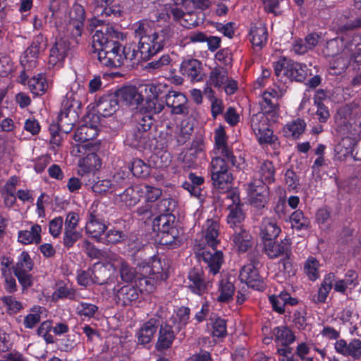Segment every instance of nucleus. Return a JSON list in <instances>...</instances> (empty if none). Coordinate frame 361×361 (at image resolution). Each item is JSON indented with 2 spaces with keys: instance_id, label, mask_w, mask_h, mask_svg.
<instances>
[{
  "instance_id": "obj_1",
  "label": "nucleus",
  "mask_w": 361,
  "mask_h": 361,
  "mask_svg": "<svg viewBox=\"0 0 361 361\" xmlns=\"http://www.w3.org/2000/svg\"><path fill=\"white\" fill-rule=\"evenodd\" d=\"M214 141L216 154L221 157H214L211 161V178L216 188L228 190L233 180V176L228 172L226 161L237 170L241 169L243 160L233 155V151L226 143V132L224 128L219 127L215 130Z\"/></svg>"
},
{
  "instance_id": "obj_2",
  "label": "nucleus",
  "mask_w": 361,
  "mask_h": 361,
  "mask_svg": "<svg viewBox=\"0 0 361 361\" xmlns=\"http://www.w3.org/2000/svg\"><path fill=\"white\" fill-rule=\"evenodd\" d=\"M134 34L137 38L140 59L148 61L169 45L173 32L169 27L160 30L153 28L147 21H140L134 25Z\"/></svg>"
},
{
  "instance_id": "obj_3",
  "label": "nucleus",
  "mask_w": 361,
  "mask_h": 361,
  "mask_svg": "<svg viewBox=\"0 0 361 361\" xmlns=\"http://www.w3.org/2000/svg\"><path fill=\"white\" fill-rule=\"evenodd\" d=\"M154 118L151 116H145L143 113L137 112L130 122L127 130L125 143L131 147L143 149L152 137V127Z\"/></svg>"
},
{
  "instance_id": "obj_4",
  "label": "nucleus",
  "mask_w": 361,
  "mask_h": 361,
  "mask_svg": "<svg viewBox=\"0 0 361 361\" xmlns=\"http://www.w3.org/2000/svg\"><path fill=\"white\" fill-rule=\"evenodd\" d=\"M152 228L158 233L159 244L174 248L182 243L180 231L176 225V216L173 214L164 213L155 217L152 222Z\"/></svg>"
},
{
  "instance_id": "obj_5",
  "label": "nucleus",
  "mask_w": 361,
  "mask_h": 361,
  "mask_svg": "<svg viewBox=\"0 0 361 361\" xmlns=\"http://www.w3.org/2000/svg\"><path fill=\"white\" fill-rule=\"evenodd\" d=\"M274 67L275 75L283 82H286V80L302 82L310 74L306 64L285 57L274 63Z\"/></svg>"
},
{
  "instance_id": "obj_6",
  "label": "nucleus",
  "mask_w": 361,
  "mask_h": 361,
  "mask_svg": "<svg viewBox=\"0 0 361 361\" xmlns=\"http://www.w3.org/2000/svg\"><path fill=\"white\" fill-rule=\"evenodd\" d=\"M92 54L93 57H97L101 65L106 67H120L125 60L133 61L137 56V52L135 47L125 46L122 49V54L113 53L111 51L106 52L102 48H98L95 45L92 47Z\"/></svg>"
},
{
  "instance_id": "obj_7",
  "label": "nucleus",
  "mask_w": 361,
  "mask_h": 361,
  "mask_svg": "<svg viewBox=\"0 0 361 361\" xmlns=\"http://www.w3.org/2000/svg\"><path fill=\"white\" fill-rule=\"evenodd\" d=\"M119 32L110 26L97 30L92 36V45L102 48L106 52L122 54L123 47L118 41Z\"/></svg>"
},
{
  "instance_id": "obj_8",
  "label": "nucleus",
  "mask_w": 361,
  "mask_h": 361,
  "mask_svg": "<svg viewBox=\"0 0 361 361\" xmlns=\"http://www.w3.org/2000/svg\"><path fill=\"white\" fill-rule=\"evenodd\" d=\"M114 1V0H112L107 3L105 0H92V3L94 4L93 9L94 16L90 21L88 25L90 30L93 31L94 28L104 24L106 23L105 18L120 15V10L117 6H111Z\"/></svg>"
},
{
  "instance_id": "obj_9",
  "label": "nucleus",
  "mask_w": 361,
  "mask_h": 361,
  "mask_svg": "<svg viewBox=\"0 0 361 361\" xmlns=\"http://www.w3.org/2000/svg\"><path fill=\"white\" fill-rule=\"evenodd\" d=\"M47 47V39L42 33L33 38L32 44L27 48L20 57V64L26 69H34L37 63V59L41 51Z\"/></svg>"
},
{
  "instance_id": "obj_10",
  "label": "nucleus",
  "mask_w": 361,
  "mask_h": 361,
  "mask_svg": "<svg viewBox=\"0 0 361 361\" xmlns=\"http://www.w3.org/2000/svg\"><path fill=\"white\" fill-rule=\"evenodd\" d=\"M180 331L178 327L172 326L167 322L160 324L155 349L160 353H166L170 350L177 334Z\"/></svg>"
},
{
  "instance_id": "obj_11",
  "label": "nucleus",
  "mask_w": 361,
  "mask_h": 361,
  "mask_svg": "<svg viewBox=\"0 0 361 361\" xmlns=\"http://www.w3.org/2000/svg\"><path fill=\"white\" fill-rule=\"evenodd\" d=\"M188 288L195 294L202 295L207 293L212 286V279H205L202 269L193 268L188 274Z\"/></svg>"
},
{
  "instance_id": "obj_12",
  "label": "nucleus",
  "mask_w": 361,
  "mask_h": 361,
  "mask_svg": "<svg viewBox=\"0 0 361 361\" xmlns=\"http://www.w3.org/2000/svg\"><path fill=\"white\" fill-rule=\"evenodd\" d=\"M106 229V225L100 220L97 214V206L92 205L87 212V221L85 226L87 234L97 241H102L103 240L102 235Z\"/></svg>"
},
{
  "instance_id": "obj_13",
  "label": "nucleus",
  "mask_w": 361,
  "mask_h": 361,
  "mask_svg": "<svg viewBox=\"0 0 361 361\" xmlns=\"http://www.w3.org/2000/svg\"><path fill=\"white\" fill-rule=\"evenodd\" d=\"M92 270V283L98 285L111 284L116 282V275L112 264H96Z\"/></svg>"
},
{
  "instance_id": "obj_14",
  "label": "nucleus",
  "mask_w": 361,
  "mask_h": 361,
  "mask_svg": "<svg viewBox=\"0 0 361 361\" xmlns=\"http://www.w3.org/2000/svg\"><path fill=\"white\" fill-rule=\"evenodd\" d=\"M239 279L241 282L257 290H263L265 284L263 278L260 276L258 269L251 265H244L240 271Z\"/></svg>"
},
{
  "instance_id": "obj_15",
  "label": "nucleus",
  "mask_w": 361,
  "mask_h": 361,
  "mask_svg": "<svg viewBox=\"0 0 361 361\" xmlns=\"http://www.w3.org/2000/svg\"><path fill=\"white\" fill-rule=\"evenodd\" d=\"M164 103L171 109V113L173 114L188 115L189 114L188 99L182 92L169 90Z\"/></svg>"
},
{
  "instance_id": "obj_16",
  "label": "nucleus",
  "mask_w": 361,
  "mask_h": 361,
  "mask_svg": "<svg viewBox=\"0 0 361 361\" xmlns=\"http://www.w3.org/2000/svg\"><path fill=\"white\" fill-rule=\"evenodd\" d=\"M290 240L284 238L280 242L269 240L264 243V250L269 259H276L281 256H290L291 255Z\"/></svg>"
},
{
  "instance_id": "obj_17",
  "label": "nucleus",
  "mask_w": 361,
  "mask_h": 361,
  "mask_svg": "<svg viewBox=\"0 0 361 361\" xmlns=\"http://www.w3.org/2000/svg\"><path fill=\"white\" fill-rule=\"evenodd\" d=\"M200 260H202L207 264L209 274L213 276L219 273L220 269L224 262L223 253L221 251L213 249V252L203 250L198 254Z\"/></svg>"
},
{
  "instance_id": "obj_18",
  "label": "nucleus",
  "mask_w": 361,
  "mask_h": 361,
  "mask_svg": "<svg viewBox=\"0 0 361 361\" xmlns=\"http://www.w3.org/2000/svg\"><path fill=\"white\" fill-rule=\"evenodd\" d=\"M336 351L345 357H351L354 360L361 357V341L352 339L348 343L344 339L338 340L334 345Z\"/></svg>"
},
{
  "instance_id": "obj_19",
  "label": "nucleus",
  "mask_w": 361,
  "mask_h": 361,
  "mask_svg": "<svg viewBox=\"0 0 361 361\" xmlns=\"http://www.w3.org/2000/svg\"><path fill=\"white\" fill-rule=\"evenodd\" d=\"M115 300L117 304L122 306L133 305L136 302L140 295V290L132 285H125L116 290Z\"/></svg>"
},
{
  "instance_id": "obj_20",
  "label": "nucleus",
  "mask_w": 361,
  "mask_h": 361,
  "mask_svg": "<svg viewBox=\"0 0 361 361\" xmlns=\"http://www.w3.org/2000/svg\"><path fill=\"white\" fill-rule=\"evenodd\" d=\"M160 325V318L154 317L145 322L136 336L139 344L145 345L150 343Z\"/></svg>"
},
{
  "instance_id": "obj_21",
  "label": "nucleus",
  "mask_w": 361,
  "mask_h": 361,
  "mask_svg": "<svg viewBox=\"0 0 361 361\" xmlns=\"http://www.w3.org/2000/svg\"><path fill=\"white\" fill-rule=\"evenodd\" d=\"M70 51V42L66 38L57 39L50 50L49 64L55 66L61 63Z\"/></svg>"
},
{
  "instance_id": "obj_22",
  "label": "nucleus",
  "mask_w": 361,
  "mask_h": 361,
  "mask_svg": "<svg viewBox=\"0 0 361 361\" xmlns=\"http://www.w3.org/2000/svg\"><path fill=\"white\" fill-rule=\"evenodd\" d=\"M180 71L192 82L202 80L204 75L202 63L194 59L184 60L180 66Z\"/></svg>"
},
{
  "instance_id": "obj_23",
  "label": "nucleus",
  "mask_w": 361,
  "mask_h": 361,
  "mask_svg": "<svg viewBox=\"0 0 361 361\" xmlns=\"http://www.w3.org/2000/svg\"><path fill=\"white\" fill-rule=\"evenodd\" d=\"M231 198L233 199V204L228 207L229 214L227 216V223L233 229H235L238 226L243 227V222L245 216L243 212L242 205L239 203V198L235 195Z\"/></svg>"
},
{
  "instance_id": "obj_24",
  "label": "nucleus",
  "mask_w": 361,
  "mask_h": 361,
  "mask_svg": "<svg viewBox=\"0 0 361 361\" xmlns=\"http://www.w3.org/2000/svg\"><path fill=\"white\" fill-rule=\"evenodd\" d=\"M118 102H123L126 105H137L143 102V96L137 92L135 86H126L118 89L115 92Z\"/></svg>"
},
{
  "instance_id": "obj_25",
  "label": "nucleus",
  "mask_w": 361,
  "mask_h": 361,
  "mask_svg": "<svg viewBox=\"0 0 361 361\" xmlns=\"http://www.w3.org/2000/svg\"><path fill=\"white\" fill-rule=\"evenodd\" d=\"M233 230L231 240L240 252H246L252 245V237L244 227L238 226Z\"/></svg>"
},
{
  "instance_id": "obj_26",
  "label": "nucleus",
  "mask_w": 361,
  "mask_h": 361,
  "mask_svg": "<svg viewBox=\"0 0 361 361\" xmlns=\"http://www.w3.org/2000/svg\"><path fill=\"white\" fill-rule=\"evenodd\" d=\"M118 98L115 94L103 96L97 104L98 114L104 117L113 115L118 109Z\"/></svg>"
},
{
  "instance_id": "obj_27",
  "label": "nucleus",
  "mask_w": 361,
  "mask_h": 361,
  "mask_svg": "<svg viewBox=\"0 0 361 361\" xmlns=\"http://www.w3.org/2000/svg\"><path fill=\"white\" fill-rule=\"evenodd\" d=\"M252 182L249 184V192L251 197V204L258 208H264L267 200V186Z\"/></svg>"
},
{
  "instance_id": "obj_28",
  "label": "nucleus",
  "mask_w": 361,
  "mask_h": 361,
  "mask_svg": "<svg viewBox=\"0 0 361 361\" xmlns=\"http://www.w3.org/2000/svg\"><path fill=\"white\" fill-rule=\"evenodd\" d=\"M281 231V228L274 221L268 218L262 220L259 235L264 243L276 240Z\"/></svg>"
},
{
  "instance_id": "obj_29",
  "label": "nucleus",
  "mask_w": 361,
  "mask_h": 361,
  "mask_svg": "<svg viewBox=\"0 0 361 361\" xmlns=\"http://www.w3.org/2000/svg\"><path fill=\"white\" fill-rule=\"evenodd\" d=\"M118 176L119 174L114 176L113 180L107 179L100 180L99 178L97 180H94V183L92 186V191L99 195H104L107 192L116 193L118 189L121 188V185L117 183L116 180L118 178H121Z\"/></svg>"
},
{
  "instance_id": "obj_30",
  "label": "nucleus",
  "mask_w": 361,
  "mask_h": 361,
  "mask_svg": "<svg viewBox=\"0 0 361 361\" xmlns=\"http://www.w3.org/2000/svg\"><path fill=\"white\" fill-rule=\"evenodd\" d=\"M140 197V188L138 186L129 187L122 193L116 195L115 201L121 202L128 207H132L137 204Z\"/></svg>"
},
{
  "instance_id": "obj_31",
  "label": "nucleus",
  "mask_w": 361,
  "mask_h": 361,
  "mask_svg": "<svg viewBox=\"0 0 361 361\" xmlns=\"http://www.w3.org/2000/svg\"><path fill=\"white\" fill-rule=\"evenodd\" d=\"M270 303L273 310L279 314L285 312V306L286 305H295L298 301L296 298L290 297L287 292H281L279 295H272L269 297Z\"/></svg>"
},
{
  "instance_id": "obj_32",
  "label": "nucleus",
  "mask_w": 361,
  "mask_h": 361,
  "mask_svg": "<svg viewBox=\"0 0 361 361\" xmlns=\"http://www.w3.org/2000/svg\"><path fill=\"white\" fill-rule=\"evenodd\" d=\"M259 180H255L253 182H258L257 184L267 186L275 180V167L270 161H264L259 167Z\"/></svg>"
},
{
  "instance_id": "obj_33",
  "label": "nucleus",
  "mask_w": 361,
  "mask_h": 361,
  "mask_svg": "<svg viewBox=\"0 0 361 361\" xmlns=\"http://www.w3.org/2000/svg\"><path fill=\"white\" fill-rule=\"evenodd\" d=\"M41 226L38 224L33 225L30 231H20L18 233V241L24 245L31 243L39 244L41 242Z\"/></svg>"
},
{
  "instance_id": "obj_34",
  "label": "nucleus",
  "mask_w": 361,
  "mask_h": 361,
  "mask_svg": "<svg viewBox=\"0 0 361 361\" xmlns=\"http://www.w3.org/2000/svg\"><path fill=\"white\" fill-rule=\"evenodd\" d=\"M219 225L217 221L213 219H208L205 224L204 238L207 244L212 249L216 248L219 243Z\"/></svg>"
},
{
  "instance_id": "obj_35",
  "label": "nucleus",
  "mask_w": 361,
  "mask_h": 361,
  "mask_svg": "<svg viewBox=\"0 0 361 361\" xmlns=\"http://www.w3.org/2000/svg\"><path fill=\"white\" fill-rule=\"evenodd\" d=\"M250 35L253 46L262 48L267 44L268 32L267 27L263 23H260L258 25L252 26Z\"/></svg>"
},
{
  "instance_id": "obj_36",
  "label": "nucleus",
  "mask_w": 361,
  "mask_h": 361,
  "mask_svg": "<svg viewBox=\"0 0 361 361\" xmlns=\"http://www.w3.org/2000/svg\"><path fill=\"white\" fill-rule=\"evenodd\" d=\"M144 269H146V274L154 275V279L156 280L164 281L168 279V274L165 271V268L159 258L154 257L149 264Z\"/></svg>"
},
{
  "instance_id": "obj_37",
  "label": "nucleus",
  "mask_w": 361,
  "mask_h": 361,
  "mask_svg": "<svg viewBox=\"0 0 361 361\" xmlns=\"http://www.w3.org/2000/svg\"><path fill=\"white\" fill-rule=\"evenodd\" d=\"M119 273L121 280L124 282L128 283L132 282L133 280L139 279L140 281H144L147 286L149 283L146 278H141L136 269L124 261L121 262Z\"/></svg>"
},
{
  "instance_id": "obj_38",
  "label": "nucleus",
  "mask_w": 361,
  "mask_h": 361,
  "mask_svg": "<svg viewBox=\"0 0 361 361\" xmlns=\"http://www.w3.org/2000/svg\"><path fill=\"white\" fill-rule=\"evenodd\" d=\"M164 101L162 99H152L147 97L145 102L139 112L143 113L145 116H151L158 114L164 109Z\"/></svg>"
},
{
  "instance_id": "obj_39",
  "label": "nucleus",
  "mask_w": 361,
  "mask_h": 361,
  "mask_svg": "<svg viewBox=\"0 0 361 361\" xmlns=\"http://www.w3.org/2000/svg\"><path fill=\"white\" fill-rule=\"evenodd\" d=\"M77 114V111H66L61 110L57 123L61 128L62 133L67 134L71 131L75 122Z\"/></svg>"
},
{
  "instance_id": "obj_40",
  "label": "nucleus",
  "mask_w": 361,
  "mask_h": 361,
  "mask_svg": "<svg viewBox=\"0 0 361 361\" xmlns=\"http://www.w3.org/2000/svg\"><path fill=\"white\" fill-rule=\"evenodd\" d=\"M190 310L186 307H180L178 309L175 315H173L168 321L172 326L179 328L180 331L188 324L190 318Z\"/></svg>"
},
{
  "instance_id": "obj_41",
  "label": "nucleus",
  "mask_w": 361,
  "mask_h": 361,
  "mask_svg": "<svg viewBox=\"0 0 361 361\" xmlns=\"http://www.w3.org/2000/svg\"><path fill=\"white\" fill-rule=\"evenodd\" d=\"M228 71L223 67H215L210 72L209 84L214 87L221 88L228 81Z\"/></svg>"
},
{
  "instance_id": "obj_42",
  "label": "nucleus",
  "mask_w": 361,
  "mask_h": 361,
  "mask_svg": "<svg viewBox=\"0 0 361 361\" xmlns=\"http://www.w3.org/2000/svg\"><path fill=\"white\" fill-rule=\"evenodd\" d=\"M145 90L147 97L162 100L166 99L169 92L168 86L161 83L147 84L145 85Z\"/></svg>"
},
{
  "instance_id": "obj_43",
  "label": "nucleus",
  "mask_w": 361,
  "mask_h": 361,
  "mask_svg": "<svg viewBox=\"0 0 361 361\" xmlns=\"http://www.w3.org/2000/svg\"><path fill=\"white\" fill-rule=\"evenodd\" d=\"M267 116L268 115L264 113L259 112L252 116L250 123L252 129L255 134L262 133L264 131L270 129Z\"/></svg>"
},
{
  "instance_id": "obj_44",
  "label": "nucleus",
  "mask_w": 361,
  "mask_h": 361,
  "mask_svg": "<svg viewBox=\"0 0 361 361\" xmlns=\"http://www.w3.org/2000/svg\"><path fill=\"white\" fill-rule=\"evenodd\" d=\"M306 123L304 120L297 118L288 123L283 128V131L287 137L298 138L305 129Z\"/></svg>"
},
{
  "instance_id": "obj_45",
  "label": "nucleus",
  "mask_w": 361,
  "mask_h": 361,
  "mask_svg": "<svg viewBox=\"0 0 361 361\" xmlns=\"http://www.w3.org/2000/svg\"><path fill=\"white\" fill-rule=\"evenodd\" d=\"M97 135L95 128L87 125L80 126L75 132L73 139L78 142H86L93 140Z\"/></svg>"
},
{
  "instance_id": "obj_46",
  "label": "nucleus",
  "mask_w": 361,
  "mask_h": 361,
  "mask_svg": "<svg viewBox=\"0 0 361 361\" xmlns=\"http://www.w3.org/2000/svg\"><path fill=\"white\" fill-rule=\"evenodd\" d=\"M273 334L276 341L280 342L282 345H289L295 338L292 331L284 326L274 328Z\"/></svg>"
},
{
  "instance_id": "obj_47",
  "label": "nucleus",
  "mask_w": 361,
  "mask_h": 361,
  "mask_svg": "<svg viewBox=\"0 0 361 361\" xmlns=\"http://www.w3.org/2000/svg\"><path fill=\"white\" fill-rule=\"evenodd\" d=\"M235 287L228 279H222L220 281L219 291V295L217 300L221 302H228L233 299Z\"/></svg>"
},
{
  "instance_id": "obj_48",
  "label": "nucleus",
  "mask_w": 361,
  "mask_h": 361,
  "mask_svg": "<svg viewBox=\"0 0 361 361\" xmlns=\"http://www.w3.org/2000/svg\"><path fill=\"white\" fill-rule=\"evenodd\" d=\"M27 85L30 92L35 96L44 94L48 88L47 80L42 75L30 78Z\"/></svg>"
},
{
  "instance_id": "obj_49",
  "label": "nucleus",
  "mask_w": 361,
  "mask_h": 361,
  "mask_svg": "<svg viewBox=\"0 0 361 361\" xmlns=\"http://www.w3.org/2000/svg\"><path fill=\"white\" fill-rule=\"evenodd\" d=\"M325 97L323 90H318L314 97V104L317 106L315 115L320 123H325L330 117L327 107L321 102L322 97Z\"/></svg>"
},
{
  "instance_id": "obj_50",
  "label": "nucleus",
  "mask_w": 361,
  "mask_h": 361,
  "mask_svg": "<svg viewBox=\"0 0 361 361\" xmlns=\"http://www.w3.org/2000/svg\"><path fill=\"white\" fill-rule=\"evenodd\" d=\"M33 268V262L27 252H22L16 265L12 267L13 274L30 271Z\"/></svg>"
},
{
  "instance_id": "obj_51",
  "label": "nucleus",
  "mask_w": 361,
  "mask_h": 361,
  "mask_svg": "<svg viewBox=\"0 0 361 361\" xmlns=\"http://www.w3.org/2000/svg\"><path fill=\"white\" fill-rule=\"evenodd\" d=\"M197 142V149L193 148V147H195V143H196L195 141L193 142L192 148L188 152H187L183 157L182 164H183V167L185 169H190V168H192V167L197 166L196 153L197 152L202 151V142L201 140H200Z\"/></svg>"
},
{
  "instance_id": "obj_52",
  "label": "nucleus",
  "mask_w": 361,
  "mask_h": 361,
  "mask_svg": "<svg viewBox=\"0 0 361 361\" xmlns=\"http://www.w3.org/2000/svg\"><path fill=\"white\" fill-rule=\"evenodd\" d=\"M267 97H271L269 92H264L262 94V100L260 102V106L262 112L265 114L269 115L273 119H274L277 114V99L269 100Z\"/></svg>"
},
{
  "instance_id": "obj_53",
  "label": "nucleus",
  "mask_w": 361,
  "mask_h": 361,
  "mask_svg": "<svg viewBox=\"0 0 361 361\" xmlns=\"http://www.w3.org/2000/svg\"><path fill=\"white\" fill-rule=\"evenodd\" d=\"M99 160V157L95 154H90L87 155L82 163L79 164L78 174L81 176L85 175L90 176L92 175L91 171L92 167H97L96 162Z\"/></svg>"
},
{
  "instance_id": "obj_54",
  "label": "nucleus",
  "mask_w": 361,
  "mask_h": 361,
  "mask_svg": "<svg viewBox=\"0 0 361 361\" xmlns=\"http://www.w3.org/2000/svg\"><path fill=\"white\" fill-rule=\"evenodd\" d=\"M290 220L292 228L297 231L307 229L310 224L309 219L305 216L303 212L300 209L295 211L291 214Z\"/></svg>"
},
{
  "instance_id": "obj_55",
  "label": "nucleus",
  "mask_w": 361,
  "mask_h": 361,
  "mask_svg": "<svg viewBox=\"0 0 361 361\" xmlns=\"http://www.w3.org/2000/svg\"><path fill=\"white\" fill-rule=\"evenodd\" d=\"M81 102L78 99V94L73 92H68L61 102V109L66 111H77L80 108Z\"/></svg>"
},
{
  "instance_id": "obj_56",
  "label": "nucleus",
  "mask_w": 361,
  "mask_h": 361,
  "mask_svg": "<svg viewBox=\"0 0 361 361\" xmlns=\"http://www.w3.org/2000/svg\"><path fill=\"white\" fill-rule=\"evenodd\" d=\"M319 262L312 257H309L304 265L305 274L312 281H315L319 278Z\"/></svg>"
},
{
  "instance_id": "obj_57",
  "label": "nucleus",
  "mask_w": 361,
  "mask_h": 361,
  "mask_svg": "<svg viewBox=\"0 0 361 361\" xmlns=\"http://www.w3.org/2000/svg\"><path fill=\"white\" fill-rule=\"evenodd\" d=\"M54 297L57 299L59 298H68L73 300H78L79 295L76 293L75 290L67 286H61L54 293Z\"/></svg>"
},
{
  "instance_id": "obj_58",
  "label": "nucleus",
  "mask_w": 361,
  "mask_h": 361,
  "mask_svg": "<svg viewBox=\"0 0 361 361\" xmlns=\"http://www.w3.org/2000/svg\"><path fill=\"white\" fill-rule=\"evenodd\" d=\"M212 335L215 337H224L226 334V320L220 317H212Z\"/></svg>"
},
{
  "instance_id": "obj_59",
  "label": "nucleus",
  "mask_w": 361,
  "mask_h": 361,
  "mask_svg": "<svg viewBox=\"0 0 361 361\" xmlns=\"http://www.w3.org/2000/svg\"><path fill=\"white\" fill-rule=\"evenodd\" d=\"M82 238V234L77 230L64 229L63 244L64 247L69 249L73 246L75 243Z\"/></svg>"
},
{
  "instance_id": "obj_60",
  "label": "nucleus",
  "mask_w": 361,
  "mask_h": 361,
  "mask_svg": "<svg viewBox=\"0 0 361 361\" xmlns=\"http://www.w3.org/2000/svg\"><path fill=\"white\" fill-rule=\"evenodd\" d=\"M130 170L132 173L138 178L145 177L149 173L148 166L140 159H136L132 162Z\"/></svg>"
},
{
  "instance_id": "obj_61",
  "label": "nucleus",
  "mask_w": 361,
  "mask_h": 361,
  "mask_svg": "<svg viewBox=\"0 0 361 361\" xmlns=\"http://www.w3.org/2000/svg\"><path fill=\"white\" fill-rule=\"evenodd\" d=\"M260 144H269L273 145L274 148H276L277 145H279L278 137L276 135H274L273 130L271 129L264 131L262 133L255 134Z\"/></svg>"
},
{
  "instance_id": "obj_62",
  "label": "nucleus",
  "mask_w": 361,
  "mask_h": 361,
  "mask_svg": "<svg viewBox=\"0 0 361 361\" xmlns=\"http://www.w3.org/2000/svg\"><path fill=\"white\" fill-rule=\"evenodd\" d=\"M71 24H80L84 25V21L85 19V8L82 6L76 4L74 5L73 9L71 12Z\"/></svg>"
},
{
  "instance_id": "obj_63",
  "label": "nucleus",
  "mask_w": 361,
  "mask_h": 361,
  "mask_svg": "<svg viewBox=\"0 0 361 361\" xmlns=\"http://www.w3.org/2000/svg\"><path fill=\"white\" fill-rule=\"evenodd\" d=\"M171 59L169 55L164 54L159 57L157 60H154L148 63L146 66L147 69L161 70L167 66L170 65Z\"/></svg>"
},
{
  "instance_id": "obj_64",
  "label": "nucleus",
  "mask_w": 361,
  "mask_h": 361,
  "mask_svg": "<svg viewBox=\"0 0 361 361\" xmlns=\"http://www.w3.org/2000/svg\"><path fill=\"white\" fill-rule=\"evenodd\" d=\"M78 314L80 316L92 317L98 310L97 306L91 303L81 302L77 307Z\"/></svg>"
}]
</instances>
